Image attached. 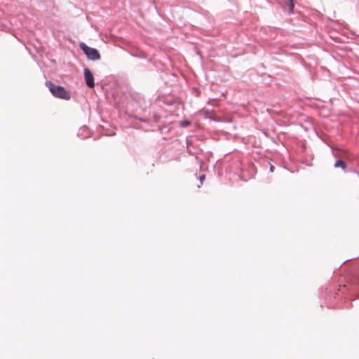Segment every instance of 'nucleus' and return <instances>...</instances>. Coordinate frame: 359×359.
Instances as JSON below:
<instances>
[{"label":"nucleus","instance_id":"f257e3e1","mask_svg":"<svg viewBox=\"0 0 359 359\" xmlns=\"http://www.w3.org/2000/svg\"><path fill=\"white\" fill-rule=\"evenodd\" d=\"M45 86L48 88L50 93L57 98L69 100L71 99V95L69 92L66 90L65 87L55 85L51 81H46L45 82Z\"/></svg>","mask_w":359,"mask_h":359},{"label":"nucleus","instance_id":"f03ea898","mask_svg":"<svg viewBox=\"0 0 359 359\" xmlns=\"http://www.w3.org/2000/svg\"><path fill=\"white\" fill-rule=\"evenodd\" d=\"M79 48L89 60L97 61L99 60L101 57L100 54L97 48L88 46L84 42L79 43Z\"/></svg>","mask_w":359,"mask_h":359},{"label":"nucleus","instance_id":"7ed1b4c3","mask_svg":"<svg viewBox=\"0 0 359 359\" xmlns=\"http://www.w3.org/2000/svg\"><path fill=\"white\" fill-rule=\"evenodd\" d=\"M83 76L86 85L89 88H93L95 87V81H94V76L90 71V69L88 67H85L83 69Z\"/></svg>","mask_w":359,"mask_h":359},{"label":"nucleus","instance_id":"20e7f679","mask_svg":"<svg viewBox=\"0 0 359 359\" xmlns=\"http://www.w3.org/2000/svg\"><path fill=\"white\" fill-rule=\"evenodd\" d=\"M90 133L87 126H81L77 133V136L82 140H84L89 137Z\"/></svg>","mask_w":359,"mask_h":359},{"label":"nucleus","instance_id":"39448f33","mask_svg":"<svg viewBox=\"0 0 359 359\" xmlns=\"http://www.w3.org/2000/svg\"><path fill=\"white\" fill-rule=\"evenodd\" d=\"M334 167L341 168L343 170H345L346 168V165L342 160H338L334 163Z\"/></svg>","mask_w":359,"mask_h":359},{"label":"nucleus","instance_id":"423d86ee","mask_svg":"<svg viewBox=\"0 0 359 359\" xmlns=\"http://www.w3.org/2000/svg\"><path fill=\"white\" fill-rule=\"evenodd\" d=\"M285 4L288 6L289 12L292 13L294 9L293 0H286Z\"/></svg>","mask_w":359,"mask_h":359},{"label":"nucleus","instance_id":"0eeeda50","mask_svg":"<svg viewBox=\"0 0 359 359\" xmlns=\"http://www.w3.org/2000/svg\"><path fill=\"white\" fill-rule=\"evenodd\" d=\"M171 129L170 127H168L167 126H163L161 128V133H164L165 131L168 132Z\"/></svg>","mask_w":359,"mask_h":359},{"label":"nucleus","instance_id":"6e6552de","mask_svg":"<svg viewBox=\"0 0 359 359\" xmlns=\"http://www.w3.org/2000/svg\"><path fill=\"white\" fill-rule=\"evenodd\" d=\"M189 125H190V121H181V126H187Z\"/></svg>","mask_w":359,"mask_h":359},{"label":"nucleus","instance_id":"1a4fd4ad","mask_svg":"<svg viewBox=\"0 0 359 359\" xmlns=\"http://www.w3.org/2000/svg\"><path fill=\"white\" fill-rule=\"evenodd\" d=\"M205 175H201V176L199 177L201 184H203V181H204V180H205Z\"/></svg>","mask_w":359,"mask_h":359},{"label":"nucleus","instance_id":"9d476101","mask_svg":"<svg viewBox=\"0 0 359 359\" xmlns=\"http://www.w3.org/2000/svg\"><path fill=\"white\" fill-rule=\"evenodd\" d=\"M138 120L141 122H147V120L144 118H139Z\"/></svg>","mask_w":359,"mask_h":359},{"label":"nucleus","instance_id":"9b49d317","mask_svg":"<svg viewBox=\"0 0 359 359\" xmlns=\"http://www.w3.org/2000/svg\"><path fill=\"white\" fill-rule=\"evenodd\" d=\"M273 165H271V171H273Z\"/></svg>","mask_w":359,"mask_h":359}]
</instances>
